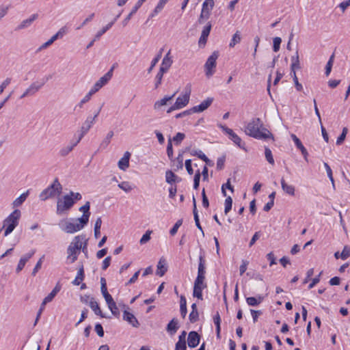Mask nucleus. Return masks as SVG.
<instances>
[{
  "label": "nucleus",
  "mask_w": 350,
  "mask_h": 350,
  "mask_svg": "<svg viewBox=\"0 0 350 350\" xmlns=\"http://www.w3.org/2000/svg\"><path fill=\"white\" fill-rule=\"evenodd\" d=\"M246 135L258 139H266L273 137L272 134L265 128L261 120L258 118H253L245 129Z\"/></svg>",
  "instance_id": "1"
},
{
  "label": "nucleus",
  "mask_w": 350,
  "mask_h": 350,
  "mask_svg": "<svg viewBox=\"0 0 350 350\" xmlns=\"http://www.w3.org/2000/svg\"><path fill=\"white\" fill-rule=\"evenodd\" d=\"M81 198V193L70 191L62 198H59L57 202V214L62 215L66 213L73 206L75 201L80 200Z\"/></svg>",
  "instance_id": "2"
},
{
  "label": "nucleus",
  "mask_w": 350,
  "mask_h": 350,
  "mask_svg": "<svg viewBox=\"0 0 350 350\" xmlns=\"http://www.w3.org/2000/svg\"><path fill=\"white\" fill-rule=\"evenodd\" d=\"M85 235H78L75 237L67 249V260L70 263H73L77 260L78 255L82 248Z\"/></svg>",
  "instance_id": "3"
},
{
  "label": "nucleus",
  "mask_w": 350,
  "mask_h": 350,
  "mask_svg": "<svg viewBox=\"0 0 350 350\" xmlns=\"http://www.w3.org/2000/svg\"><path fill=\"white\" fill-rule=\"evenodd\" d=\"M59 228L68 234H73L76 232L83 229L86 225L80 222L77 219H64L59 222Z\"/></svg>",
  "instance_id": "4"
},
{
  "label": "nucleus",
  "mask_w": 350,
  "mask_h": 350,
  "mask_svg": "<svg viewBox=\"0 0 350 350\" xmlns=\"http://www.w3.org/2000/svg\"><path fill=\"white\" fill-rule=\"evenodd\" d=\"M62 192V186L57 178H55L53 183L47 188L44 189L40 194L39 198L42 201H45L49 198L59 196Z\"/></svg>",
  "instance_id": "5"
},
{
  "label": "nucleus",
  "mask_w": 350,
  "mask_h": 350,
  "mask_svg": "<svg viewBox=\"0 0 350 350\" xmlns=\"http://www.w3.org/2000/svg\"><path fill=\"white\" fill-rule=\"evenodd\" d=\"M21 213L18 209H15L10 215L3 221V228H5L4 235L8 236L18 224Z\"/></svg>",
  "instance_id": "6"
},
{
  "label": "nucleus",
  "mask_w": 350,
  "mask_h": 350,
  "mask_svg": "<svg viewBox=\"0 0 350 350\" xmlns=\"http://www.w3.org/2000/svg\"><path fill=\"white\" fill-rule=\"evenodd\" d=\"M190 94L191 85H187L185 94L176 98L175 103L167 109V113H170L174 110L180 109L187 106L189 102Z\"/></svg>",
  "instance_id": "7"
},
{
  "label": "nucleus",
  "mask_w": 350,
  "mask_h": 350,
  "mask_svg": "<svg viewBox=\"0 0 350 350\" xmlns=\"http://www.w3.org/2000/svg\"><path fill=\"white\" fill-rule=\"evenodd\" d=\"M206 274V261L204 256L200 255L199 256V265L198 268V275L195 280L194 285L199 286L202 288L206 287V284L204 282Z\"/></svg>",
  "instance_id": "8"
},
{
  "label": "nucleus",
  "mask_w": 350,
  "mask_h": 350,
  "mask_svg": "<svg viewBox=\"0 0 350 350\" xmlns=\"http://www.w3.org/2000/svg\"><path fill=\"white\" fill-rule=\"evenodd\" d=\"M214 4L215 3L213 0H205L203 2L201 13L199 18L198 19V23L199 24L204 23L206 20L209 18L211 12L214 7Z\"/></svg>",
  "instance_id": "9"
},
{
  "label": "nucleus",
  "mask_w": 350,
  "mask_h": 350,
  "mask_svg": "<svg viewBox=\"0 0 350 350\" xmlns=\"http://www.w3.org/2000/svg\"><path fill=\"white\" fill-rule=\"evenodd\" d=\"M114 66H112L111 69L105 73L103 77H101L92 87L91 90L96 93L100 89H101L104 85H105L111 79L113 76Z\"/></svg>",
  "instance_id": "10"
},
{
  "label": "nucleus",
  "mask_w": 350,
  "mask_h": 350,
  "mask_svg": "<svg viewBox=\"0 0 350 350\" xmlns=\"http://www.w3.org/2000/svg\"><path fill=\"white\" fill-rule=\"evenodd\" d=\"M61 287L59 284H57L55 288L52 290V291L43 299L40 308L38 312L36 319L35 321V325L37 323L42 311L44 309L45 304H47L49 302H51L53 298L55 297V295L57 294V293L60 291Z\"/></svg>",
  "instance_id": "11"
},
{
  "label": "nucleus",
  "mask_w": 350,
  "mask_h": 350,
  "mask_svg": "<svg viewBox=\"0 0 350 350\" xmlns=\"http://www.w3.org/2000/svg\"><path fill=\"white\" fill-rule=\"evenodd\" d=\"M219 54L217 52H213L211 55L208 58L204 67L206 75L211 77L214 73V68L216 67V60L218 58Z\"/></svg>",
  "instance_id": "12"
},
{
  "label": "nucleus",
  "mask_w": 350,
  "mask_h": 350,
  "mask_svg": "<svg viewBox=\"0 0 350 350\" xmlns=\"http://www.w3.org/2000/svg\"><path fill=\"white\" fill-rule=\"evenodd\" d=\"M219 126L222 129L223 131L228 135L230 139L233 141L236 145H237L241 148L245 149V143L242 142L241 139L231 129H229L222 124H219Z\"/></svg>",
  "instance_id": "13"
},
{
  "label": "nucleus",
  "mask_w": 350,
  "mask_h": 350,
  "mask_svg": "<svg viewBox=\"0 0 350 350\" xmlns=\"http://www.w3.org/2000/svg\"><path fill=\"white\" fill-rule=\"evenodd\" d=\"M100 109L97 111V114H95L94 117H88L86 120L83 122L81 127V134L78 137L79 140H81L83 136L88 132L92 126L95 122V119L98 116Z\"/></svg>",
  "instance_id": "14"
},
{
  "label": "nucleus",
  "mask_w": 350,
  "mask_h": 350,
  "mask_svg": "<svg viewBox=\"0 0 350 350\" xmlns=\"http://www.w3.org/2000/svg\"><path fill=\"white\" fill-rule=\"evenodd\" d=\"M44 83H39L38 82L32 83L21 96L20 98H24L27 96H33L38 92L43 86Z\"/></svg>",
  "instance_id": "15"
},
{
  "label": "nucleus",
  "mask_w": 350,
  "mask_h": 350,
  "mask_svg": "<svg viewBox=\"0 0 350 350\" xmlns=\"http://www.w3.org/2000/svg\"><path fill=\"white\" fill-rule=\"evenodd\" d=\"M170 54L171 51L170 50L162 60V63L159 69L162 72H166L171 67L173 63L172 57L171 56Z\"/></svg>",
  "instance_id": "16"
},
{
  "label": "nucleus",
  "mask_w": 350,
  "mask_h": 350,
  "mask_svg": "<svg viewBox=\"0 0 350 350\" xmlns=\"http://www.w3.org/2000/svg\"><path fill=\"white\" fill-rule=\"evenodd\" d=\"M213 101V98L208 97L206 100H203L200 105L192 107V110L194 113L202 112L211 106Z\"/></svg>",
  "instance_id": "17"
},
{
  "label": "nucleus",
  "mask_w": 350,
  "mask_h": 350,
  "mask_svg": "<svg viewBox=\"0 0 350 350\" xmlns=\"http://www.w3.org/2000/svg\"><path fill=\"white\" fill-rule=\"evenodd\" d=\"M90 202H87L83 206L79 208V211L83 212V215L81 217L78 218L81 223L87 224L89 221V217L90 215Z\"/></svg>",
  "instance_id": "18"
},
{
  "label": "nucleus",
  "mask_w": 350,
  "mask_h": 350,
  "mask_svg": "<svg viewBox=\"0 0 350 350\" xmlns=\"http://www.w3.org/2000/svg\"><path fill=\"white\" fill-rule=\"evenodd\" d=\"M211 27L212 25L211 22H208L206 25L204 27L198 41L199 45H204L206 43L207 38L211 30Z\"/></svg>",
  "instance_id": "19"
},
{
  "label": "nucleus",
  "mask_w": 350,
  "mask_h": 350,
  "mask_svg": "<svg viewBox=\"0 0 350 350\" xmlns=\"http://www.w3.org/2000/svg\"><path fill=\"white\" fill-rule=\"evenodd\" d=\"M131 155V154L129 151L124 152L123 157L119 160L118 163V166L120 170L126 171L129 168Z\"/></svg>",
  "instance_id": "20"
},
{
  "label": "nucleus",
  "mask_w": 350,
  "mask_h": 350,
  "mask_svg": "<svg viewBox=\"0 0 350 350\" xmlns=\"http://www.w3.org/2000/svg\"><path fill=\"white\" fill-rule=\"evenodd\" d=\"M38 17L37 14H33L30 16L29 18L23 20L16 27V30H21L26 28H28L31 26L34 21H36Z\"/></svg>",
  "instance_id": "21"
},
{
  "label": "nucleus",
  "mask_w": 350,
  "mask_h": 350,
  "mask_svg": "<svg viewBox=\"0 0 350 350\" xmlns=\"http://www.w3.org/2000/svg\"><path fill=\"white\" fill-rule=\"evenodd\" d=\"M123 319L130 323L134 327H138L139 323L136 317L127 310L124 311Z\"/></svg>",
  "instance_id": "22"
},
{
  "label": "nucleus",
  "mask_w": 350,
  "mask_h": 350,
  "mask_svg": "<svg viewBox=\"0 0 350 350\" xmlns=\"http://www.w3.org/2000/svg\"><path fill=\"white\" fill-rule=\"evenodd\" d=\"M200 342V336L196 332H191L188 336V345L190 348L196 347Z\"/></svg>",
  "instance_id": "23"
},
{
  "label": "nucleus",
  "mask_w": 350,
  "mask_h": 350,
  "mask_svg": "<svg viewBox=\"0 0 350 350\" xmlns=\"http://www.w3.org/2000/svg\"><path fill=\"white\" fill-rule=\"evenodd\" d=\"M291 137L292 139L293 140V142H295L297 148L298 149H299L300 151L301 152V154L304 156L305 160L308 161V151L306 149V148L303 146V144L301 142V141L299 140V139L295 134H291Z\"/></svg>",
  "instance_id": "24"
},
{
  "label": "nucleus",
  "mask_w": 350,
  "mask_h": 350,
  "mask_svg": "<svg viewBox=\"0 0 350 350\" xmlns=\"http://www.w3.org/2000/svg\"><path fill=\"white\" fill-rule=\"evenodd\" d=\"M175 95L176 93L173 94L172 96H165L162 99L156 101L154 104V109L155 110H159L161 107L166 105L167 102L172 100Z\"/></svg>",
  "instance_id": "25"
},
{
  "label": "nucleus",
  "mask_w": 350,
  "mask_h": 350,
  "mask_svg": "<svg viewBox=\"0 0 350 350\" xmlns=\"http://www.w3.org/2000/svg\"><path fill=\"white\" fill-rule=\"evenodd\" d=\"M79 142L80 140L77 139L76 142L63 147L59 152V155L61 157L67 156L73 150V148L79 143Z\"/></svg>",
  "instance_id": "26"
},
{
  "label": "nucleus",
  "mask_w": 350,
  "mask_h": 350,
  "mask_svg": "<svg viewBox=\"0 0 350 350\" xmlns=\"http://www.w3.org/2000/svg\"><path fill=\"white\" fill-rule=\"evenodd\" d=\"M281 187L282 190L288 195L291 196H295V187L287 184L283 178L281 179Z\"/></svg>",
  "instance_id": "27"
},
{
  "label": "nucleus",
  "mask_w": 350,
  "mask_h": 350,
  "mask_svg": "<svg viewBox=\"0 0 350 350\" xmlns=\"http://www.w3.org/2000/svg\"><path fill=\"white\" fill-rule=\"evenodd\" d=\"M157 275L163 276L167 271L166 262L165 260L161 258L158 262L157 266Z\"/></svg>",
  "instance_id": "28"
},
{
  "label": "nucleus",
  "mask_w": 350,
  "mask_h": 350,
  "mask_svg": "<svg viewBox=\"0 0 350 350\" xmlns=\"http://www.w3.org/2000/svg\"><path fill=\"white\" fill-rule=\"evenodd\" d=\"M178 322L176 319H173L167 325V332L171 335H174L178 329Z\"/></svg>",
  "instance_id": "29"
},
{
  "label": "nucleus",
  "mask_w": 350,
  "mask_h": 350,
  "mask_svg": "<svg viewBox=\"0 0 350 350\" xmlns=\"http://www.w3.org/2000/svg\"><path fill=\"white\" fill-rule=\"evenodd\" d=\"M84 279V269L83 266L81 265L78 270L77 274L72 282V284L75 286H78Z\"/></svg>",
  "instance_id": "30"
},
{
  "label": "nucleus",
  "mask_w": 350,
  "mask_h": 350,
  "mask_svg": "<svg viewBox=\"0 0 350 350\" xmlns=\"http://www.w3.org/2000/svg\"><path fill=\"white\" fill-rule=\"evenodd\" d=\"M90 307L94 312L96 315H98L101 317H104V315L102 313V311L99 307L98 304L96 301L93 298L91 299L90 301Z\"/></svg>",
  "instance_id": "31"
},
{
  "label": "nucleus",
  "mask_w": 350,
  "mask_h": 350,
  "mask_svg": "<svg viewBox=\"0 0 350 350\" xmlns=\"http://www.w3.org/2000/svg\"><path fill=\"white\" fill-rule=\"evenodd\" d=\"M28 195L29 191H27L26 192L22 193L18 198L14 200V202H12V206L15 208L21 206L25 201Z\"/></svg>",
  "instance_id": "32"
},
{
  "label": "nucleus",
  "mask_w": 350,
  "mask_h": 350,
  "mask_svg": "<svg viewBox=\"0 0 350 350\" xmlns=\"http://www.w3.org/2000/svg\"><path fill=\"white\" fill-rule=\"evenodd\" d=\"M168 1L169 0H160L157 6L155 7L154 10H153V12L150 14V18H153L158 13H159L163 10L165 3Z\"/></svg>",
  "instance_id": "33"
},
{
  "label": "nucleus",
  "mask_w": 350,
  "mask_h": 350,
  "mask_svg": "<svg viewBox=\"0 0 350 350\" xmlns=\"http://www.w3.org/2000/svg\"><path fill=\"white\" fill-rule=\"evenodd\" d=\"M113 25V22H110L107 25L103 27L102 29L98 30L94 36V40H98Z\"/></svg>",
  "instance_id": "34"
},
{
  "label": "nucleus",
  "mask_w": 350,
  "mask_h": 350,
  "mask_svg": "<svg viewBox=\"0 0 350 350\" xmlns=\"http://www.w3.org/2000/svg\"><path fill=\"white\" fill-rule=\"evenodd\" d=\"M299 68H300V64H299V55H298V51H297L295 53V55H294L291 57V69L296 70V69H299Z\"/></svg>",
  "instance_id": "35"
},
{
  "label": "nucleus",
  "mask_w": 350,
  "mask_h": 350,
  "mask_svg": "<svg viewBox=\"0 0 350 350\" xmlns=\"http://www.w3.org/2000/svg\"><path fill=\"white\" fill-rule=\"evenodd\" d=\"M140 7H139L137 4H135L133 6V8H132L131 12L129 14V15L122 21V25L124 27L127 25L129 21L131 20V18L133 16V15L135 14L137 12V11L138 10V9Z\"/></svg>",
  "instance_id": "36"
},
{
  "label": "nucleus",
  "mask_w": 350,
  "mask_h": 350,
  "mask_svg": "<svg viewBox=\"0 0 350 350\" xmlns=\"http://www.w3.org/2000/svg\"><path fill=\"white\" fill-rule=\"evenodd\" d=\"M241 33L239 31H237L233 36L231 39V41L229 44V46L233 48L237 44L241 42Z\"/></svg>",
  "instance_id": "37"
},
{
  "label": "nucleus",
  "mask_w": 350,
  "mask_h": 350,
  "mask_svg": "<svg viewBox=\"0 0 350 350\" xmlns=\"http://www.w3.org/2000/svg\"><path fill=\"white\" fill-rule=\"evenodd\" d=\"M177 178V176L172 171L168 170L165 173V180L167 183L172 184L175 183Z\"/></svg>",
  "instance_id": "38"
},
{
  "label": "nucleus",
  "mask_w": 350,
  "mask_h": 350,
  "mask_svg": "<svg viewBox=\"0 0 350 350\" xmlns=\"http://www.w3.org/2000/svg\"><path fill=\"white\" fill-rule=\"evenodd\" d=\"M118 186L125 192H130L133 189L132 185L128 181H123L119 183Z\"/></svg>",
  "instance_id": "39"
},
{
  "label": "nucleus",
  "mask_w": 350,
  "mask_h": 350,
  "mask_svg": "<svg viewBox=\"0 0 350 350\" xmlns=\"http://www.w3.org/2000/svg\"><path fill=\"white\" fill-rule=\"evenodd\" d=\"M95 93L90 89L89 92L81 100L79 103V107H82L83 105L88 103Z\"/></svg>",
  "instance_id": "40"
},
{
  "label": "nucleus",
  "mask_w": 350,
  "mask_h": 350,
  "mask_svg": "<svg viewBox=\"0 0 350 350\" xmlns=\"http://www.w3.org/2000/svg\"><path fill=\"white\" fill-rule=\"evenodd\" d=\"M162 52H163V49H161L159 51V53L157 54V55L152 60L151 65L148 70V72H150L152 71V70L153 69V68L155 66V65L158 63V62L159 61V59L161 57Z\"/></svg>",
  "instance_id": "41"
},
{
  "label": "nucleus",
  "mask_w": 350,
  "mask_h": 350,
  "mask_svg": "<svg viewBox=\"0 0 350 350\" xmlns=\"http://www.w3.org/2000/svg\"><path fill=\"white\" fill-rule=\"evenodd\" d=\"M232 199L230 196L226 198L224 205V213L227 215L232 208Z\"/></svg>",
  "instance_id": "42"
},
{
  "label": "nucleus",
  "mask_w": 350,
  "mask_h": 350,
  "mask_svg": "<svg viewBox=\"0 0 350 350\" xmlns=\"http://www.w3.org/2000/svg\"><path fill=\"white\" fill-rule=\"evenodd\" d=\"M323 165L326 170L327 176L329 178L333 187L334 188L335 184H334V180L333 175H332V170L331 167H329V165L327 163L325 162L323 163Z\"/></svg>",
  "instance_id": "43"
},
{
  "label": "nucleus",
  "mask_w": 350,
  "mask_h": 350,
  "mask_svg": "<svg viewBox=\"0 0 350 350\" xmlns=\"http://www.w3.org/2000/svg\"><path fill=\"white\" fill-rule=\"evenodd\" d=\"M265 155L267 161L271 165L274 164V159L272 155L271 150L266 147L265 149Z\"/></svg>",
  "instance_id": "44"
},
{
  "label": "nucleus",
  "mask_w": 350,
  "mask_h": 350,
  "mask_svg": "<svg viewBox=\"0 0 350 350\" xmlns=\"http://www.w3.org/2000/svg\"><path fill=\"white\" fill-rule=\"evenodd\" d=\"M334 55H332L331 57H329V61L327 62V64H326V66H325V75L326 76H328L330 72H331V70H332V66H333V63H334Z\"/></svg>",
  "instance_id": "45"
},
{
  "label": "nucleus",
  "mask_w": 350,
  "mask_h": 350,
  "mask_svg": "<svg viewBox=\"0 0 350 350\" xmlns=\"http://www.w3.org/2000/svg\"><path fill=\"white\" fill-rule=\"evenodd\" d=\"M180 313L183 317H185L187 314L186 299L183 296L180 297Z\"/></svg>",
  "instance_id": "46"
},
{
  "label": "nucleus",
  "mask_w": 350,
  "mask_h": 350,
  "mask_svg": "<svg viewBox=\"0 0 350 350\" xmlns=\"http://www.w3.org/2000/svg\"><path fill=\"white\" fill-rule=\"evenodd\" d=\"M350 256V247L345 245L340 253V257L342 260H346Z\"/></svg>",
  "instance_id": "47"
},
{
  "label": "nucleus",
  "mask_w": 350,
  "mask_h": 350,
  "mask_svg": "<svg viewBox=\"0 0 350 350\" xmlns=\"http://www.w3.org/2000/svg\"><path fill=\"white\" fill-rule=\"evenodd\" d=\"M204 288L194 285L193 292V297H196L199 299H202V290Z\"/></svg>",
  "instance_id": "48"
},
{
  "label": "nucleus",
  "mask_w": 350,
  "mask_h": 350,
  "mask_svg": "<svg viewBox=\"0 0 350 350\" xmlns=\"http://www.w3.org/2000/svg\"><path fill=\"white\" fill-rule=\"evenodd\" d=\"M273 50L274 52H278L280 50L282 39L280 37H275L273 40Z\"/></svg>",
  "instance_id": "49"
},
{
  "label": "nucleus",
  "mask_w": 350,
  "mask_h": 350,
  "mask_svg": "<svg viewBox=\"0 0 350 350\" xmlns=\"http://www.w3.org/2000/svg\"><path fill=\"white\" fill-rule=\"evenodd\" d=\"M226 189H230L232 192L234 191V188L230 184V179H228L227 183L226 184H224L221 187V191L224 196H226Z\"/></svg>",
  "instance_id": "50"
},
{
  "label": "nucleus",
  "mask_w": 350,
  "mask_h": 350,
  "mask_svg": "<svg viewBox=\"0 0 350 350\" xmlns=\"http://www.w3.org/2000/svg\"><path fill=\"white\" fill-rule=\"evenodd\" d=\"M183 224V219H178L174 226L172 227V228L170 230V233L171 235L174 236L176 234L178 228Z\"/></svg>",
  "instance_id": "51"
},
{
  "label": "nucleus",
  "mask_w": 350,
  "mask_h": 350,
  "mask_svg": "<svg viewBox=\"0 0 350 350\" xmlns=\"http://www.w3.org/2000/svg\"><path fill=\"white\" fill-rule=\"evenodd\" d=\"M151 230H147L146 233L141 238L139 243L141 245L146 243L150 239Z\"/></svg>",
  "instance_id": "52"
},
{
  "label": "nucleus",
  "mask_w": 350,
  "mask_h": 350,
  "mask_svg": "<svg viewBox=\"0 0 350 350\" xmlns=\"http://www.w3.org/2000/svg\"><path fill=\"white\" fill-rule=\"evenodd\" d=\"M165 72L159 70V72L155 77V88H157L162 82V78Z\"/></svg>",
  "instance_id": "53"
},
{
  "label": "nucleus",
  "mask_w": 350,
  "mask_h": 350,
  "mask_svg": "<svg viewBox=\"0 0 350 350\" xmlns=\"http://www.w3.org/2000/svg\"><path fill=\"white\" fill-rule=\"evenodd\" d=\"M94 17V13H92L90 14L83 21V23L76 28L77 30L81 29L83 27L87 25L88 23L92 21Z\"/></svg>",
  "instance_id": "54"
},
{
  "label": "nucleus",
  "mask_w": 350,
  "mask_h": 350,
  "mask_svg": "<svg viewBox=\"0 0 350 350\" xmlns=\"http://www.w3.org/2000/svg\"><path fill=\"white\" fill-rule=\"evenodd\" d=\"M57 40V36H53L47 42H44L40 47V50L44 49L49 46Z\"/></svg>",
  "instance_id": "55"
},
{
  "label": "nucleus",
  "mask_w": 350,
  "mask_h": 350,
  "mask_svg": "<svg viewBox=\"0 0 350 350\" xmlns=\"http://www.w3.org/2000/svg\"><path fill=\"white\" fill-rule=\"evenodd\" d=\"M108 308L114 316L118 317L120 315L119 309L117 307L116 302L108 306Z\"/></svg>",
  "instance_id": "56"
},
{
  "label": "nucleus",
  "mask_w": 350,
  "mask_h": 350,
  "mask_svg": "<svg viewBox=\"0 0 350 350\" xmlns=\"http://www.w3.org/2000/svg\"><path fill=\"white\" fill-rule=\"evenodd\" d=\"M191 154L193 156H198V158L201 159L202 160L206 159V156L200 150H193L191 152Z\"/></svg>",
  "instance_id": "57"
},
{
  "label": "nucleus",
  "mask_w": 350,
  "mask_h": 350,
  "mask_svg": "<svg viewBox=\"0 0 350 350\" xmlns=\"http://www.w3.org/2000/svg\"><path fill=\"white\" fill-rule=\"evenodd\" d=\"M185 135L183 133H178L174 137L173 141L176 144H179L185 138Z\"/></svg>",
  "instance_id": "58"
},
{
  "label": "nucleus",
  "mask_w": 350,
  "mask_h": 350,
  "mask_svg": "<svg viewBox=\"0 0 350 350\" xmlns=\"http://www.w3.org/2000/svg\"><path fill=\"white\" fill-rule=\"evenodd\" d=\"M11 83V78H6L0 85V94L3 93L4 90L7 88L8 85Z\"/></svg>",
  "instance_id": "59"
},
{
  "label": "nucleus",
  "mask_w": 350,
  "mask_h": 350,
  "mask_svg": "<svg viewBox=\"0 0 350 350\" xmlns=\"http://www.w3.org/2000/svg\"><path fill=\"white\" fill-rule=\"evenodd\" d=\"M200 172L199 170H198L194 176V180H193V188L195 189H197L199 187L200 183Z\"/></svg>",
  "instance_id": "60"
},
{
  "label": "nucleus",
  "mask_w": 350,
  "mask_h": 350,
  "mask_svg": "<svg viewBox=\"0 0 350 350\" xmlns=\"http://www.w3.org/2000/svg\"><path fill=\"white\" fill-rule=\"evenodd\" d=\"M113 131H109L107 134L106 137L103 141L101 145L102 146L105 145V146H107L110 143L111 139L113 137Z\"/></svg>",
  "instance_id": "61"
},
{
  "label": "nucleus",
  "mask_w": 350,
  "mask_h": 350,
  "mask_svg": "<svg viewBox=\"0 0 350 350\" xmlns=\"http://www.w3.org/2000/svg\"><path fill=\"white\" fill-rule=\"evenodd\" d=\"M26 262L27 261H25V260H24L23 258H21L16 268V272L18 273L20 271H21L25 266Z\"/></svg>",
  "instance_id": "62"
},
{
  "label": "nucleus",
  "mask_w": 350,
  "mask_h": 350,
  "mask_svg": "<svg viewBox=\"0 0 350 350\" xmlns=\"http://www.w3.org/2000/svg\"><path fill=\"white\" fill-rule=\"evenodd\" d=\"M246 302L249 306H256L258 305L257 298L254 297H250L246 299Z\"/></svg>",
  "instance_id": "63"
},
{
  "label": "nucleus",
  "mask_w": 350,
  "mask_h": 350,
  "mask_svg": "<svg viewBox=\"0 0 350 350\" xmlns=\"http://www.w3.org/2000/svg\"><path fill=\"white\" fill-rule=\"evenodd\" d=\"M350 6V0H347L345 1L341 2L338 7L341 10L342 12H345V11L347 10L348 7Z\"/></svg>",
  "instance_id": "64"
}]
</instances>
